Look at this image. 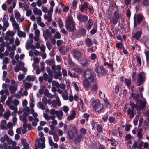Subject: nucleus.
Instances as JSON below:
<instances>
[{"label":"nucleus","mask_w":149,"mask_h":149,"mask_svg":"<svg viewBox=\"0 0 149 149\" xmlns=\"http://www.w3.org/2000/svg\"><path fill=\"white\" fill-rule=\"evenodd\" d=\"M88 7V4L86 2H84L81 6L80 11L81 12H83Z\"/></svg>","instance_id":"2f4dec72"},{"label":"nucleus","mask_w":149,"mask_h":149,"mask_svg":"<svg viewBox=\"0 0 149 149\" xmlns=\"http://www.w3.org/2000/svg\"><path fill=\"white\" fill-rule=\"evenodd\" d=\"M36 77L33 75H29L26 76V81L28 82L33 81L35 79Z\"/></svg>","instance_id":"bb28decb"},{"label":"nucleus","mask_w":149,"mask_h":149,"mask_svg":"<svg viewBox=\"0 0 149 149\" xmlns=\"http://www.w3.org/2000/svg\"><path fill=\"white\" fill-rule=\"evenodd\" d=\"M57 91L59 93L61 94V96L64 100H66L68 99V93L66 90L63 91L58 88Z\"/></svg>","instance_id":"9b49d317"},{"label":"nucleus","mask_w":149,"mask_h":149,"mask_svg":"<svg viewBox=\"0 0 149 149\" xmlns=\"http://www.w3.org/2000/svg\"><path fill=\"white\" fill-rule=\"evenodd\" d=\"M146 102L145 100L141 101L140 100H138L137 101L136 105H135L134 103L130 104L131 108L132 109L134 110V108L136 107L137 110H140L141 108L143 109L145 106Z\"/></svg>","instance_id":"39448f33"},{"label":"nucleus","mask_w":149,"mask_h":149,"mask_svg":"<svg viewBox=\"0 0 149 149\" xmlns=\"http://www.w3.org/2000/svg\"><path fill=\"white\" fill-rule=\"evenodd\" d=\"M63 113L61 111L58 110L56 111V116L59 120H61L63 118Z\"/></svg>","instance_id":"393cba45"},{"label":"nucleus","mask_w":149,"mask_h":149,"mask_svg":"<svg viewBox=\"0 0 149 149\" xmlns=\"http://www.w3.org/2000/svg\"><path fill=\"white\" fill-rule=\"evenodd\" d=\"M46 63L49 65H50L54 64V61L52 59H48L46 61Z\"/></svg>","instance_id":"09e8293b"},{"label":"nucleus","mask_w":149,"mask_h":149,"mask_svg":"<svg viewBox=\"0 0 149 149\" xmlns=\"http://www.w3.org/2000/svg\"><path fill=\"white\" fill-rule=\"evenodd\" d=\"M120 80L124 82L128 87H130L131 84V79H124L122 77L120 78Z\"/></svg>","instance_id":"f3484780"},{"label":"nucleus","mask_w":149,"mask_h":149,"mask_svg":"<svg viewBox=\"0 0 149 149\" xmlns=\"http://www.w3.org/2000/svg\"><path fill=\"white\" fill-rule=\"evenodd\" d=\"M49 143L50 145L51 146H53L54 144V142L52 140V137L51 136H49L48 137Z\"/></svg>","instance_id":"5fc2aeb1"},{"label":"nucleus","mask_w":149,"mask_h":149,"mask_svg":"<svg viewBox=\"0 0 149 149\" xmlns=\"http://www.w3.org/2000/svg\"><path fill=\"white\" fill-rule=\"evenodd\" d=\"M83 136L81 134H79L75 139V141L76 143H78L81 141L83 140Z\"/></svg>","instance_id":"cd10ccee"},{"label":"nucleus","mask_w":149,"mask_h":149,"mask_svg":"<svg viewBox=\"0 0 149 149\" xmlns=\"http://www.w3.org/2000/svg\"><path fill=\"white\" fill-rule=\"evenodd\" d=\"M92 105L94 109L97 112L100 111L103 108V104H100V101L98 100L93 101Z\"/></svg>","instance_id":"423d86ee"},{"label":"nucleus","mask_w":149,"mask_h":149,"mask_svg":"<svg viewBox=\"0 0 149 149\" xmlns=\"http://www.w3.org/2000/svg\"><path fill=\"white\" fill-rule=\"evenodd\" d=\"M17 35L20 38H24L26 37V34L24 32L19 30L17 32Z\"/></svg>","instance_id":"c85d7f7f"},{"label":"nucleus","mask_w":149,"mask_h":149,"mask_svg":"<svg viewBox=\"0 0 149 149\" xmlns=\"http://www.w3.org/2000/svg\"><path fill=\"white\" fill-rule=\"evenodd\" d=\"M73 69L75 72L79 74L81 73L83 71V70L82 69L78 67H76L73 68Z\"/></svg>","instance_id":"3c124183"},{"label":"nucleus","mask_w":149,"mask_h":149,"mask_svg":"<svg viewBox=\"0 0 149 149\" xmlns=\"http://www.w3.org/2000/svg\"><path fill=\"white\" fill-rule=\"evenodd\" d=\"M132 34L133 38H136L137 40H139L142 34V33L141 31H138L136 33L133 32Z\"/></svg>","instance_id":"4be33fe9"},{"label":"nucleus","mask_w":149,"mask_h":149,"mask_svg":"<svg viewBox=\"0 0 149 149\" xmlns=\"http://www.w3.org/2000/svg\"><path fill=\"white\" fill-rule=\"evenodd\" d=\"M50 4V6L49 8V12H50V13H53V7L55 5V3L54 1L53 0L51 1Z\"/></svg>","instance_id":"4c0bfd02"},{"label":"nucleus","mask_w":149,"mask_h":149,"mask_svg":"<svg viewBox=\"0 0 149 149\" xmlns=\"http://www.w3.org/2000/svg\"><path fill=\"white\" fill-rule=\"evenodd\" d=\"M52 85L53 86H55L56 88H58L59 86V83L56 81H53L52 82Z\"/></svg>","instance_id":"052dcab7"},{"label":"nucleus","mask_w":149,"mask_h":149,"mask_svg":"<svg viewBox=\"0 0 149 149\" xmlns=\"http://www.w3.org/2000/svg\"><path fill=\"white\" fill-rule=\"evenodd\" d=\"M76 16L77 19L79 21L85 22L87 21L88 19V17L85 15H84L80 12L77 13Z\"/></svg>","instance_id":"6e6552de"},{"label":"nucleus","mask_w":149,"mask_h":149,"mask_svg":"<svg viewBox=\"0 0 149 149\" xmlns=\"http://www.w3.org/2000/svg\"><path fill=\"white\" fill-rule=\"evenodd\" d=\"M9 107L10 109L13 111H17V107L16 106H14L13 105H10Z\"/></svg>","instance_id":"e2e57ef3"},{"label":"nucleus","mask_w":149,"mask_h":149,"mask_svg":"<svg viewBox=\"0 0 149 149\" xmlns=\"http://www.w3.org/2000/svg\"><path fill=\"white\" fill-rule=\"evenodd\" d=\"M68 135L69 139H71L74 136V133L72 131H69L68 132Z\"/></svg>","instance_id":"864d4df0"},{"label":"nucleus","mask_w":149,"mask_h":149,"mask_svg":"<svg viewBox=\"0 0 149 149\" xmlns=\"http://www.w3.org/2000/svg\"><path fill=\"white\" fill-rule=\"evenodd\" d=\"M118 20L113 17L111 18L110 21L113 24L115 25L117 23Z\"/></svg>","instance_id":"c03bdc74"},{"label":"nucleus","mask_w":149,"mask_h":149,"mask_svg":"<svg viewBox=\"0 0 149 149\" xmlns=\"http://www.w3.org/2000/svg\"><path fill=\"white\" fill-rule=\"evenodd\" d=\"M72 53L73 57L77 61L82 57L81 53L80 51L75 49L73 50L72 52Z\"/></svg>","instance_id":"f8f14e48"},{"label":"nucleus","mask_w":149,"mask_h":149,"mask_svg":"<svg viewBox=\"0 0 149 149\" xmlns=\"http://www.w3.org/2000/svg\"><path fill=\"white\" fill-rule=\"evenodd\" d=\"M48 100L47 99L45 96H43L42 99V102L45 105H46L47 104Z\"/></svg>","instance_id":"680f3d73"},{"label":"nucleus","mask_w":149,"mask_h":149,"mask_svg":"<svg viewBox=\"0 0 149 149\" xmlns=\"http://www.w3.org/2000/svg\"><path fill=\"white\" fill-rule=\"evenodd\" d=\"M127 114L129 116V118H132L134 116V110L129 109L127 111Z\"/></svg>","instance_id":"c756f323"},{"label":"nucleus","mask_w":149,"mask_h":149,"mask_svg":"<svg viewBox=\"0 0 149 149\" xmlns=\"http://www.w3.org/2000/svg\"><path fill=\"white\" fill-rule=\"evenodd\" d=\"M85 44L88 46L90 47L93 44L91 40L89 38H87L84 41Z\"/></svg>","instance_id":"f704fd0d"},{"label":"nucleus","mask_w":149,"mask_h":149,"mask_svg":"<svg viewBox=\"0 0 149 149\" xmlns=\"http://www.w3.org/2000/svg\"><path fill=\"white\" fill-rule=\"evenodd\" d=\"M93 24L92 20L91 19H89L87 23L84 24V25L85 27L88 30H89L91 28Z\"/></svg>","instance_id":"dca6fc26"},{"label":"nucleus","mask_w":149,"mask_h":149,"mask_svg":"<svg viewBox=\"0 0 149 149\" xmlns=\"http://www.w3.org/2000/svg\"><path fill=\"white\" fill-rule=\"evenodd\" d=\"M144 53L146 56L147 62H149V51L145 50Z\"/></svg>","instance_id":"a18cd8bd"},{"label":"nucleus","mask_w":149,"mask_h":149,"mask_svg":"<svg viewBox=\"0 0 149 149\" xmlns=\"http://www.w3.org/2000/svg\"><path fill=\"white\" fill-rule=\"evenodd\" d=\"M78 61L81 63V64L83 66H85L87 64V58L85 56L82 57Z\"/></svg>","instance_id":"412c9836"},{"label":"nucleus","mask_w":149,"mask_h":149,"mask_svg":"<svg viewBox=\"0 0 149 149\" xmlns=\"http://www.w3.org/2000/svg\"><path fill=\"white\" fill-rule=\"evenodd\" d=\"M79 131L80 132L84 135H85L86 134V131L84 128H82L80 129Z\"/></svg>","instance_id":"0e129e2a"},{"label":"nucleus","mask_w":149,"mask_h":149,"mask_svg":"<svg viewBox=\"0 0 149 149\" xmlns=\"http://www.w3.org/2000/svg\"><path fill=\"white\" fill-rule=\"evenodd\" d=\"M62 109L63 111L65 113L68 112L69 110V108L66 106H63Z\"/></svg>","instance_id":"338daca9"},{"label":"nucleus","mask_w":149,"mask_h":149,"mask_svg":"<svg viewBox=\"0 0 149 149\" xmlns=\"http://www.w3.org/2000/svg\"><path fill=\"white\" fill-rule=\"evenodd\" d=\"M143 132V129L142 128H139L137 133V136L140 139L142 137V132Z\"/></svg>","instance_id":"a19ab883"},{"label":"nucleus","mask_w":149,"mask_h":149,"mask_svg":"<svg viewBox=\"0 0 149 149\" xmlns=\"http://www.w3.org/2000/svg\"><path fill=\"white\" fill-rule=\"evenodd\" d=\"M8 138V136L7 135H5L3 137H2L0 138V141L1 143H3Z\"/></svg>","instance_id":"603ef678"},{"label":"nucleus","mask_w":149,"mask_h":149,"mask_svg":"<svg viewBox=\"0 0 149 149\" xmlns=\"http://www.w3.org/2000/svg\"><path fill=\"white\" fill-rule=\"evenodd\" d=\"M33 41L32 40H28L26 44V48L27 49H29L32 45Z\"/></svg>","instance_id":"a878e982"},{"label":"nucleus","mask_w":149,"mask_h":149,"mask_svg":"<svg viewBox=\"0 0 149 149\" xmlns=\"http://www.w3.org/2000/svg\"><path fill=\"white\" fill-rule=\"evenodd\" d=\"M46 70L47 72L48 73L50 77H52L53 76V72L50 70V68L47 67L46 68Z\"/></svg>","instance_id":"ea45409f"},{"label":"nucleus","mask_w":149,"mask_h":149,"mask_svg":"<svg viewBox=\"0 0 149 149\" xmlns=\"http://www.w3.org/2000/svg\"><path fill=\"white\" fill-rule=\"evenodd\" d=\"M54 75V77L56 79H58L59 77L62 75L61 72L60 71H58L56 73H55Z\"/></svg>","instance_id":"37998d69"},{"label":"nucleus","mask_w":149,"mask_h":149,"mask_svg":"<svg viewBox=\"0 0 149 149\" xmlns=\"http://www.w3.org/2000/svg\"><path fill=\"white\" fill-rule=\"evenodd\" d=\"M41 8L44 13H47V14H45L44 15V19L47 20L48 22H51L52 19V15L53 13H50V12H49V9L48 10L47 8L44 5L42 6Z\"/></svg>","instance_id":"7ed1b4c3"},{"label":"nucleus","mask_w":149,"mask_h":149,"mask_svg":"<svg viewBox=\"0 0 149 149\" xmlns=\"http://www.w3.org/2000/svg\"><path fill=\"white\" fill-rule=\"evenodd\" d=\"M95 71L98 76L101 75H104L106 74V71L102 66H97L95 69Z\"/></svg>","instance_id":"9d476101"},{"label":"nucleus","mask_w":149,"mask_h":149,"mask_svg":"<svg viewBox=\"0 0 149 149\" xmlns=\"http://www.w3.org/2000/svg\"><path fill=\"white\" fill-rule=\"evenodd\" d=\"M16 142L15 141H14L12 143V149H20V148L19 146H16Z\"/></svg>","instance_id":"6e6d98bb"},{"label":"nucleus","mask_w":149,"mask_h":149,"mask_svg":"<svg viewBox=\"0 0 149 149\" xmlns=\"http://www.w3.org/2000/svg\"><path fill=\"white\" fill-rule=\"evenodd\" d=\"M18 85L17 84L15 85L10 86L9 87V89L10 92L13 94L15 93L17 89Z\"/></svg>","instance_id":"6ab92c4d"},{"label":"nucleus","mask_w":149,"mask_h":149,"mask_svg":"<svg viewBox=\"0 0 149 149\" xmlns=\"http://www.w3.org/2000/svg\"><path fill=\"white\" fill-rule=\"evenodd\" d=\"M137 84L140 86L143 84L145 81V76L143 72H140L137 74Z\"/></svg>","instance_id":"0eeeda50"},{"label":"nucleus","mask_w":149,"mask_h":149,"mask_svg":"<svg viewBox=\"0 0 149 149\" xmlns=\"http://www.w3.org/2000/svg\"><path fill=\"white\" fill-rule=\"evenodd\" d=\"M53 37L57 39H60L61 38V36L59 32L58 31L56 32L55 34L54 35Z\"/></svg>","instance_id":"de8ad7c7"},{"label":"nucleus","mask_w":149,"mask_h":149,"mask_svg":"<svg viewBox=\"0 0 149 149\" xmlns=\"http://www.w3.org/2000/svg\"><path fill=\"white\" fill-rule=\"evenodd\" d=\"M37 106L38 108L41 109L42 110H44L45 109V105L42 102H38L37 103Z\"/></svg>","instance_id":"58836bf2"},{"label":"nucleus","mask_w":149,"mask_h":149,"mask_svg":"<svg viewBox=\"0 0 149 149\" xmlns=\"http://www.w3.org/2000/svg\"><path fill=\"white\" fill-rule=\"evenodd\" d=\"M12 24L13 26L16 29L19 30V26L18 23H17L16 21L13 22Z\"/></svg>","instance_id":"49530a36"},{"label":"nucleus","mask_w":149,"mask_h":149,"mask_svg":"<svg viewBox=\"0 0 149 149\" xmlns=\"http://www.w3.org/2000/svg\"><path fill=\"white\" fill-rule=\"evenodd\" d=\"M88 79H84L83 81L82 85L86 91H88L91 86V83Z\"/></svg>","instance_id":"ddd939ff"},{"label":"nucleus","mask_w":149,"mask_h":149,"mask_svg":"<svg viewBox=\"0 0 149 149\" xmlns=\"http://www.w3.org/2000/svg\"><path fill=\"white\" fill-rule=\"evenodd\" d=\"M33 29L34 31V33L35 35L40 36V31L37 29V25L36 23L33 24Z\"/></svg>","instance_id":"b1692460"},{"label":"nucleus","mask_w":149,"mask_h":149,"mask_svg":"<svg viewBox=\"0 0 149 149\" xmlns=\"http://www.w3.org/2000/svg\"><path fill=\"white\" fill-rule=\"evenodd\" d=\"M43 116L45 120L48 121L50 119L51 120H54L55 118V116H49L46 113H44L43 114Z\"/></svg>","instance_id":"5701e85b"},{"label":"nucleus","mask_w":149,"mask_h":149,"mask_svg":"<svg viewBox=\"0 0 149 149\" xmlns=\"http://www.w3.org/2000/svg\"><path fill=\"white\" fill-rule=\"evenodd\" d=\"M14 12L15 17L18 22H22L24 20V17L20 18L21 15L19 12L15 10Z\"/></svg>","instance_id":"4468645a"},{"label":"nucleus","mask_w":149,"mask_h":149,"mask_svg":"<svg viewBox=\"0 0 149 149\" xmlns=\"http://www.w3.org/2000/svg\"><path fill=\"white\" fill-rule=\"evenodd\" d=\"M34 121L32 122V125L33 126H36L37 125V122L39 121V119L37 118H35L34 119Z\"/></svg>","instance_id":"13d9d810"},{"label":"nucleus","mask_w":149,"mask_h":149,"mask_svg":"<svg viewBox=\"0 0 149 149\" xmlns=\"http://www.w3.org/2000/svg\"><path fill=\"white\" fill-rule=\"evenodd\" d=\"M56 101L55 100H53L52 102V105L53 107H55L57 106H60L61 105V103L60 100L58 96H56Z\"/></svg>","instance_id":"2eb2a0df"},{"label":"nucleus","mask_w":149,"mask_h":149,"mask_svg":"<svg viewBox=\"0 0 149 149\" xmlns=\"http://www.w3.org/2000/svg\"><path fill=\"white\" fill-rule=\"evenodd\" d=\"M36 141L38 143V145L39 147H40L42 149L44 148L45 146V143H40L39 142V139H37Z\"/></svg>","instance_id":"7c9ffc66"},{"label":"nucleus","mask_w":149,"mask_h":149,"mask_svg":"<svg viewBox=\"0 0 149 149\" xmlns=\"http://www.w3.org/2000/svg\"><path fill=\"white\" fill-rule=\"evenodd\" d=\"M75 116V112L74 110L72 111V113L69 116H68V118L69 119L72 120L73 119Z\"/></svg>","instance_id":"79ce46f5"},{"label":"nucleus","mask_w":149,"mask_h":149,"mask_svg":"<svg viewBox=\"0 0 149 149\" xmlns=\"http://www.w3.org/2000/svg\"><path fill=\"white\" fill-rule=\"evenodd\" d=\"M75 23L72 17L69 15L67 17L65 21V26L66 28L70 31H74L75 28Z\"/></svg>","instance_id":"f03ea898"},{"label":"nucleus","mask_w":149,"mask_h":149,"mask_svg":"<svg viewBox=\"0 0 149 149\" xmlns=\"http://www.w3.org/2000/svg\"><path fill=\"white\" fill-rule=\"evenodd\" d=\"M98 86L96 83L93 84L91 87V90L95 92H96L97 90Z\"/></svg>","instance_id":"e433bc0d"},{"label":"nucleus","mask_w":149,"mask_h":149,"mask_svg":"<svg viewBox=\"0 0 149 149\" xmlns=\"http://www.w3.org/2000/svg\"><path fill=\"white\" fill-rule=\"evenodd\" d=\"M68 63L70 65L74 67H75L77 66V65L74 64L70 59H69L68 60Z\"/></svg>","instance_id":"69168bd1"},{"label":"nucleus","mask_w":149,"mask_h":149,"mask_svg":"<svg viewBox=\"0 0 149 149\" xmlns=\"http://www.w3.org/2000/svg\"><path fill=\"white\" fill-rule=\"evenodd\" d=\"M95 74L93 70L87 69L84 71L83 78L89 79L92 83H95L96 81V78L95 77Z\"/></svg>","instance_id":"f257e3e1"},{"label":"nucleus","mask_w":149,"mask_h":149,"mask_svg":"<svg viewBox=\"0 0 149 149\" xmlns=\"http://www.w3.org/2000/svg\"><path fill=\"white\" fill-rule=\"evenodd\" d=\"M16 2L14 1L12 5V6H10L8 9V12L9 13H11L12 12L13 8H14L16 6Z\"/></svg>","instance_id":"473e14b6"},{"label":"nucleus","mask_w":149,"mask_h":149,"mask_svg":"<svg viewBox=\"0 0 149 149\" xmlns=\"http://www.w3.org/2000/svg\"><path fill=\"white\" fill-rule=\"evenodd\" d=\"M143 16L141 15H138L137 16L135 15L134 17V26L136 27L137 24H139L143 20Z\"/></svg>","instance_id":"1a4fd4ad"},{"label":"nucleus","mask_w":149,"mask_h":149,"mask_svg":"<svg viewBox=\"0 0 149 149\" xmlns=\"http://www.w3.org/2000/svg\"><path fill=\"white\" fill-rule=\"evenodd\" d=\"M33 14L36 15H38V16H41L42 15V12L40 9L38 8H34L33 9Z\"/></svg>","instance_id":"a211bd4d"},{"label":"nucleus","mask_w":149,"mask_h":149,"mask_svg":"<svg viewBox=\"0 0 149 149\" xmlns=\"http://www.w3.org/2000/svg\"><path fill=\"white\" fill-rule=\"evenodd\" d=\"M15 33L13 31H8L6 33L4 37L5 40L9 41V42L10 45H12L14 42V36Z\"/></svg>","instance_id":"20e7f679"},{"label":"nucleus","mask_w":149,"mask_h":149,"mask_svg":"<svg viewBox=\"0 0 149 149\" xmlns=\"http://www.w3.org/2000/svg\"><path fill=\"white\" fill-rule=\"evenodd\" d=\"M11 112L10 111L4 112L3 115V118L7 120H8L9 117L11 115Z\"/></svg>","instance_id":"72a5a7b5"},{"label":"nucleus","mask_w":149,"mask_h":149,"mask_svg":"<svg viewBox=\"0 0 149 149\" xmlns=\"http://www.w3.org/2000/svg\"><path fill=\"white\" fill-rule=\"evenodd\" d=\"M43 36H49L50 38H51V37H52V35L51 34L50 32L48 29H47L43 31Z\"/></svg>","instance_id":"c9c22d12"},{"label":"nucleus","mask_w":149,"mask_h":149,"mask_svg":"<svg viewBox=\"0 0 149 149\" xmlns=\"http://www.w3.org/2000/svg\"><path fill=\"white\" fill-rule=\"evenodd\" d=\"M116 46L117 48L121 49L124 47L123 45L121 43H116Z\"/></svg>","instance_id":"4d7b16f0"},{"label":"nucleus","mask_w":149,"mask_h":149,"mask_svg":"<svg viewBox=\"0 0 149 149\" xmlns=\"http://www.w3.org/2000/svg\"><path fill=\"white\" fill-rule=\"evenodd\" d=\"M26 16L29 17L32 14V11L31 10L29 9V10L26 11Z\"/></svg>","instance_id":"774afa93"},{"label":"nucleus","mask_w":149,"mask_h":149,"mask_svg":"<svg viewBox=\"0 0 149 149\" xmlns=\"http://www.w3.org/2000/svg\"><path fill=\"white\" fill-rule=\"evenodd\" d=\"M86 31V30L84 28L81 27L80 29V33L82 35H85Z\"/></svg>","instance_id":"bf43d9fd"},{"label":"nucleus","mask_w":149,"mask_h":149,"mask_svg":"<svg viewBox=\"0 0 149 149\" xmlns=\"http://www.w3.org/2000/svg\"><path fill=\"white\" fill-rule=\"evenodd\" d=\"M10 44L9 43V42H6V45L9 51H14L12 47L11 46H9Z\"/></svg>","instance_id":"8fccbe9b"},{"label":"nucleus","mask_w":149,"mask_h":149,"mask_svg":"<svg viewBox=\"0 0 149 149\" xmlns=\"http://www.w3.org/2000/svg\"><path fill=\"white\" fill-rule=\"evenodd\" d=\"M22 83L25 90H28L32 86V84L31 83L26 82L24 80L22 81Z\"/></svg>","instance_id":"aec40b11"}]
</instances>
